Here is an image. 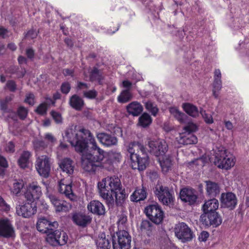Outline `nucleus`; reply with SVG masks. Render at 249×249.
I'll return each instance as SVG.
<instances>
[{
	"label": "nucleus",
	"instance_id": "obj_35",
	"mask_svg": "<svg viewBox=\"0 0 249 249\" xmlns=\"http://www.w3.org/2000/svg\"><path fill=\"white\" fill-rule=\"evenodd\" d=\"M152 122V119L150 115L145 112L139 118L138 125L142 127L146 128L150 125Z\"/></svg>",
	"mask_w": 249,
	"mask_h": 249
},
{
	"label": "nucleus",
	"instance_id": "obj_55",
	"mask_svg": "<svg viewBox=\"0 0 249 249\" xmlns=\"http://www.w3.org/2000/svg\"><path fill=\"white\" fill-rule=\"evenodd\" d=\"M34 95L32 93H29L26 95L25 102L30 105L33 106L35 103Z\"/></svg>",
	"mask_w": 249,
	"mask_h": 249
},
{
	"label": "nucleus",
	"instance_id": "obj_8",
	"mask_svg": "<svg viewBox=\"0 0 249 249\" xmlns=\"http://www.w3.org/2000/svg\"><path fill=\"white\" fill-rule=\"evenodd\" d=\"M154 192L159 201L163 205H168L174 201L173 191L167 186L158 184L154 188Z\"/></svg>",
	"mask_w": 249,
	"mask_h": 249
},
{
	"label": "nucleus",
	"instance_id": "obj_42",
	"mask_svg": "<svg viewBox=\"0 0 249 249\" xmlns=\"http://www.w3.org/2000/svg\"><path fill=\"white\" fill-rule=\"evenodd\" d=\"M34 148L36 150H42L47 146V144L42 140H35L33 142Z\"/></svg>",
	"mask_w": 249,
	"mask_h": 249
},
{
	"label": "nucleus",
	"instance_id": "obj_24",
	"mask_svg": "<svg viewBox=\"0 0 249 249\" xmlns=\"http://www.w3.org/2000/svg\"><path fill=\"white\" fill-rule=\"evenodd\" d=\"M206 195L210 198H214L220 193V187L214 182L210 180L205 181Z\"/></svg>",
	"mask_w": 249,
	"mask_h": 249
},
{
	"label": "nucleus",
	"instance_id": "obj_57",
	"mask_svg": "<svg viewBox=\"0 0 249 249\" xmlns=\"http://www.w3.org/2000/svg\"><path fill=\"white\" fill-rule=\"evenodd\" d=\"M5 149L6 152L13 153L15 151V145L12 142H10L6 145Z\"/></svg>",
	"mask_w": 249,
	"mask_h": 249
},
{
	"label": "nucleus",
	"instance_id": "obj_29",
	"mask_svg": "<svg viewBox=\"0 0 249 249\" xmlns=\"http://www.w3.org/2000/svg\"><path fill=\"white\" fill-rule=\"evenodd\" d=\"M146 189L144 187L137 188L130 196L131 200L133 202H139L144 200L147 197Z\"/></svg>",
	"mask_w": 249,
	"mask_h": 249
},
{
	"label": "nucleus",
	"instance_id": "obj_4",
	"mask_svg": "<svg viewBox=\"0 0 249 249\" xmlns=\"http://www.w3.org/2000/svg\"><path fill=\"white\" fill-rule=\"evenodd\" d=\"M214 162L219 168L228 170L233 166L235 161L233 156L228 153L225 148L220 146L215 152Z\"/></svg>",
	"mask_w": 249,
	"mask_h": 249
},
{
	"label": "nucleus",
	"instance_id": "obj_11",
	"mask_svg": "<svg viewBox=\"0 0 249 249\" xmlns=\"http://www.w3.org/2000/svg\"><path fill=\"white\" fill-rule=\"evenodd\" d=\"M202 224L207 227H216L222 223V218L217 212L203 213L200 216Z\"/></svg>",
	"mask_w": 249,
	"mask_h": 249
},
{
	"label": "nucleus",
	"instance_id": "obj_13",
	"mask_svg": "<svg viewBox=\"0 0 249 249\" xmlns=\"http://www.w3.org/2000/svg\"><path fill=\"white\" fill-rule=\"evenodd\" d=\"M16 213L23 218H30L36 213L37 207L34 203L27 202L16 206Z\"/></svg>",
	"mask_w": 249,
	"mask_h": 249
},
{
	"label": "nucleus",
	"instance_id": "obj_2",
	"mask_svg": "<svg viewBox=\"0 0 249 249\" xmlns=\"http://www.w3.org/2000/svg\"><path fill=\"white\" fill-rule=\"evenodd\" d=\"M100 196L109 205L115 202L117 206H121L127 196L124 188H123L120 179L115 176L107 177L98 183Z\"/></svg>",
	"mask_w": 249,
	"mask_h": 249
},
{
	"label": "nucleus",
	"instance_id": "obj_10",
	"mask_svg": "<svg viewBox=\"0 0 249 249\" xmlns=\"http://www.w3.org/2000/svg\"><path fill=\"white\" fill-rule=\"evenodd\" d=\"M175 232L177 237L183 243L190 241L194 236L191 229L184 222L176 225Z\"/></svg>",
	"mask_w": 249,
	"mask_h": 249
},
{
	"label": "nucleus",
	"instance_id": "obj_64",
	"mask_svg": "<svg viewBox=\"0 0 249 249\" xmlns=\"http://www.w3.org/2000/svg\"><path fill=\"white\" fill-rule=\"evenodd\" d=\"M18 70V68L15 66H11L7 69V72L10 74H16Z\"/></svg>",
	"mask_w": 249,
	"mask_h": 249
},
{
	"label": "nucleus",
	"instance_id": "obj_16",
	"mask_svg": "<svg viewBox=\"0 0 249 249\" xmlns=\"http://www.w3.org/2000/svg\"><path fill=\"white\" fill-rule=\"evenodd\" d=\"M42 195L41 187L35 183L30 184L24 193V197L27 201L33 202L39 198Z\"/></svg>",
	"mask_w": 249,
	"mask_h": 249
},
{
	"label": "nucleus",
	"instance_id": "obj_6",
	"mask_svg": "<svg viewBox=\"0 0 249 249\" xmlns=\"http://www.w3.org/2000/svg\"><path fill=\"white\" fill-rule=\"evenodd\" d=\"M55 229H50V231L46 234V241L53 247L65 245L68 239L67 233L60 230H54Z\"/></svg>",
	"mask_w": 249,
	"mask_h": 249
},
{
	"label": "nucleus",
	"instance_id": "obj_20",
	"mask_svg": "<svg viewBox=\"0 0 249 249\" xmlns=\"http://www.w3.org/2000/svg\"><path fill=\"white\" fill-rule=\"evenodd\" d=\"M81 164L83 169L86 172L94 173L98 167L101 166V164L93 162L92 160L89 159L84 154L81 157Z\"/></svg>",
	"mask_w": 249,
	"mask_h": 249
},
{
	"label": "nucleus",
	"instance_id": "obj_56",
	"mask_svg": "<svg viewBox=\"0 0 249 249\" xmlns=\"http://www.w3.org/2000/svg\"><path fill=\"white\" fill-rule=\"evenodd\" d=\"M213 89H217L220 91L222 88V81L221 80L214 79L213 84Z\"/></svg>",
	"mask_w": 249,
	"mask_h": 249
},
{
	"label": "nucleus",
	"instance_id": "obj_31",
	"mask_svg": "<svg viewBox=\"0 0 249 249\" xmlns=\"http://www.w3.org/2000/svg\"><path fill=\"white\" fill-rule=\"evenodd\" d=\"M59 167L63 172L71 175L74 171L73 162L69 158L63 159L59 163Z\"/></svg>",
	"mask_w": 249,
	"mask_h": 249
},
{
	"label": "nucleus",
	"instance_id": "obj_41",
	"mask_svg": "<svg viewBox=\"0 0 249 249\" xmlns=\"http://www.w3.org/2000/svg\"><path fill=\"white\" fill-rule=\"evenodd\" d=\"M186 124H187L183 127V130L184 131L183 132L184 133H192L193 132H195L197 130V127L196 125L195 124L189 121V119H187V123Z\"/></svg>",
	"mask_w": 249,
	"mask_h": 249
},
{
	"label": "nucleus",
	"instance_id": "obj_45",
	"mask_svg": "<svg viewBox=\"0 0 249 249\" xmlns=\"http://www.w3.org/2000/svg\"><path fill=\"white\" fill-rule=\"evenodd\" d=\"M98 93L95 89L88 91L84 90L83 96L90 99H95L97 96Z\"/></svg>",
	"mask_w": 249,
	"mask_h": 249
},
{
	"label": "nucleus",
	"instance_id": "obj_47",
	"mask_svg": "<svg viewBox=\"0 0 249 249\" xmlns=\"http://www.w3.org/2000/svg\"><path fill=\"white\" fill-rule=\"evenodd\" d=\"M17 113L20 119L24 120L26 118L27 115L28 111L24 107H20L17 110Z\"/></svg>",
	"mask_w": 249,
	"mask_h": 249
},
{
	"label": "nucleus",
	"instance_id": "obj_36",
	"mask_svg": "<svg viewBox=\"0 0 249 249\" xmlns=\"http://www.w3.org/2000/svg\"><path fill=\"white\" fill-rule=\"evenodd\" d=\"M132 95L128 89L123 90L117 98L118 102L125 103L132 99Z\"/></svg>",
	"mask_w": 249,
	"mask_h": 249
},
{
	"label": "nucleus",
	"instance_id": "obj_22",
	"mask_svg": "<svg viewBox=\"0 0 249 249\" xmlns=\"http://www.w3.org/2000/svg\"><path fill=\"white\" fill-rule=\"evenodd\" d=\"M97 138L102 144L106 146L115 145L118 142L116 137L106 133H98Z\"/></svg>",
	"mask_w": 249,
	"mask_h": 249
},
{
	"label": "nucleus",
	"instance_id": "obj_33",
	"mask_svg": "<svg viewBox=\"0 0 249 249\" xmlns=\"http://www.w3.org/2000/svg\"><path fill=\"white\" fill-rule=\"evenodd\" d=\"M69 103L73 108L78 111L81 110L85 105L83 99L76 94L71 97Z\"/></svg>",
	"mask_w": 249,
	"mask_h": 249
},
{
	"label": "nucleus",
	"instance_id": "obj_50",
	"mask_svg": "<svg viewBox=\"0 0 249 249\" xmlns=\"http://www.w3.org/2000/svg\"><path fill=\"white\" fill-rule=\"evenodd\" d=\"M71 85L68 82L63 83L61 86V92L64 94H68L71 89Z\"/></svg>",
	"mask_w": 249,
	"mask_h": 249
},
{
	"label": "nucleus",
	"instance_id": "obj_43",
	"mask_svg": "<svg viewBox=\"0 0 249 249\" xmlns=\"http://www.w3.org/2000/svg\"><path fill=\"white\" fill-rule=\"evenodd\" d=\"M200 113L207 124H211L213 123V119L212 116L210 114L206 113V111L203 109L200 110Z\"/></svg>",
	"mask_w": 249,
	"mask_h": 249
},
{
	"label": "nucleus",
	"instance_id": "obj_63",
	"mask_svg": "<svg viewBox=\"0 0 249 249\" xmlns=\"http://www.w3.org/2000/svg\"><path fill=\"white\" fill-rule=\"evenodd\" d=\"M63 73L65 76H73L74 70L72 69H65L63 71Z\"/></svg>",
	"mask_w": 249,
	"mask_h": 249
},
{
	"label": "nucleus",
	"instance_id": "obj_40",
	"mask_svg": "<svg viewBox=\"0 0 249 249\" xmlns=\"http://www.w3.org/2000/svg\"><path fill=\"white\" fill-rule=\"evenodd\" d=\"M144 105L145 108L147 110L150 111L153 116H156L159 109L155 104L150 101H148L145 103Z\"/></svg>",
	"mask_w": 249,
	"mask_h": 249
},
{
	"label": "nucleus",
	"instance_id": "obj_34",
	"mask_svg": "<svg viewBox=\"0 0 249 249\" xmlns=\"http://www.w3.org/2000/svg\"><path fill=\"white\" fill-rule=\"evenodd\" d=\"M182 107L185 112L192 117L196 118L199 115V111L197 107L195 105L189 103H184Z\"/></svg>",
	"mask_w": 249,
	"mask_h": 249
},
{
	"label": "nucleus",
	"instance_id": "obj_38",
	"mask_svg": "<svg viewBox=\"0 0 249 249\" xmlns=\"http://www.w3.org/2000/svg\"><path fill=\"white\" fill-rule=\"evenodd\" d=\"M89 78L91 81H98L100 84L103 77L100 71L96 68H94L90 73Z\"/></svg>",
	"mask_w": 249,
	"mask_h": 249
},
{
	"label": "nucleus",
	"instance_id": "obj_3",
	"mask_svg": "<svg viewBox=\"0 0 249 249\" xmlns=\"http://www.w3.org/2000/svg\"><path fill=\"white\" fill-rule=\"evenodd\" d=\"M127 151L130 153L132 169L140 171L145 170L149 163L146 148L140 142H133L128 145Z\"/></svg>",
	"mask_w": 249,
	"mask_h": 249
},
{
	"label": "nucleus",
	"instance_id": "obj_59",
	"mask_svg": "<svg viewBox=\"0 0 249 249\" xmlns=\"http://www.w3.org/2000/svg\"><path fill=\"white\" fill-rule=\"evenodd\" d=\"M44 138L46 141L49 142H51L52 144H53L56 141V139L51 133L46 134Z\"/></svg>",
	"mask_w": 249,
	"mask_h": 249
},
{
	"label": "nucleus",
	"instance_id": "obj_62",
	"mask_svg": "<svg viewBox=\"0 0 249 249\" xmlns=\"http://www.w3.org/2000/svg\"><path fill=\"white\" fill-rule=\"evenodd\" d=\"M0 207L5 211H7L10 209L9 206L6 204L5 201L2 198L0 199Z\"/></svg>",
	"mask_w": 249,
	"mask_h": 249
},
{
	"label": "nucleus",
	"instance_id": "obj_27",
	"mask_svg": "<svg viewBox=\"0 0 249 249\" xmlns=\"http://www.w3.org/2000/svg\"><path fill=\"white\" fill-rule=\"evenodd\" d=\"M219 207V202L217 199L215 198H210L205 201L202 205V210L204 213L216 212Z\"/></svg>",
	"mask_w": 249,
	"mask_h": 249
},
{
	"label": "nucleus",
	"instance_id": "obj_53",
	"mask_svg": "<svg viewBox=\"0 0 249 249\" xmlns=\"http://www.w3.org/2000/svg\"><path fill=\"white\" fill-rule=\"evenodd\" d=\"M89 88V86L87 83L82 82H78L77 85L76 87L77 90H82L83 93L84 90H87Z\"/></svg>",
	"mask_w": 249,
	"mask_h": 249
},
{
	"label": "nucleus",
	"instance_id": "obj_58",
	"mask_svg": "<svg viewBox=\"0 0 249 249\" xmlns=\"http://www.w3.org/2000/svg\"><path fill=\"white\" fill-rule=\"evenodd\" d=\"M37 36V33L34 29L29 30L25 35V37H29L31 39L36 38Z\"/></svg>",
	"mask_w": 249,
	"mask_h": 249
},
{
	"label": "nucleus",
	"instance_id": "obj_21",
	"mask_svg": "<svg viewBox=\"0 0 249 249\" xmlns=\"http://www.w3.org/2000/svg\"><path fill=\"white\" fill-rule=\"evenodd\" d=\"M72 187L71 184H66L64 180H61L59 182L58 191L61 194H64L71 201H74L77 199V196L72 191Z\"/></svg>",
	"mask_w": 249,
	"mask_h": 249
},
{
	"label": "nucleus",
	"instance_id": "obj_12",
	"mask_svg": "<svg viewBox=\"0 0 249 249\" xmlns=\"http://www.w3.org/2000/svg\"><path fill=\"white\" fill-rule=\"evenodd\" d=\"M148 145L150 152L156 157L164 155L168 150V145L163 140L149 141Z\"/></svg>",
	"mask_w": 249,
	"mask_h": 249
},
{
	"label": "nucleus",
	"instance_id": "obj_19",
	"mask_svg": "<svg viewBox=\"0 0 249 249\" xmlns=\"http://www.w3.org/2000/svg\"><path fill=\"white\" fill-rule=\"evenodd\" d=\"M72 220L77 226L85 228L90 223L91 218L83 213H75L72 214Z\"/></svg>",
	"mask_w": 249,
	"mask_h": 249
},
{
	"label": "nucleus",
	"instance_id": "obj_23",
	"mask_svg": "<svg viewBox=\"0 0 249 249\" xmlns=\"http://www.w3.org/2000/svg\"><path fill=\"white\" fill-rule=\"evenodd\" d=\"M176 139L179 144L183 145L195 144L197 142V137L191 133L182 132Z\"/></svg>",
	"mask_w": 249,
	"mask_h": 249
},
{
	"label": "nucleus",
	"instance_id": "obj_44",
	"mask_svg": "<svg viewBox=\"0 0 249 249\" xmlns=\"http://www.w3.org/2000/svg\"><path fill=\"white\" fill-rule=\"evenodd\" d=\"M206 162L207 158L206 157H202L191 161L189 162V165H192V164H195L196 165L203 166Z\"/></svg>",
	"mask_w": 249,
	"mask_h": 249
},
{
	"label": "nucleus",
	"instance_id": "obj_28",
	"mask_svg": "<svg viewBox=\"0 0 249 249\" xmlns=\"http://www.w3.org/2000/svg\"><path fill=\"white\" fill-rule=\"evenodd\" d=\"M140 230L142 234H145L147 236L150 237L155 230V227L149 220L144 219L142 220Z\"/></svg>",
	"mask_w": 249,
	"mask_h": 249
},
{
	"label": "nucleus",
	"instance_id": "obj_18",
	"mask_svg": "<svg viewBox=\"0 0 249 249\" xmlns=\"http://www.w3.org/2000/svg\"><path fill=\"white\" fill-rule=\"evenodd\" d=\"M58 226V224L56 221L51 222L45 217L38 218L36 223L37 230L39 231L46 234L50 231V229L57 228Z\"/></svg>",
	"mask_w": 249,
	"mask_h": 249
},
{
	"label": "nucleus",
	"instance_id": "obj_25",
	"mask_svg": "<svg viewBox=\"0 0 249 249\" xmlns=\"http://www.w3.org/2000/svg\"><path fill=\"white\" fill-rule=\"evenodd\" d=\"M126 109L129 115L138 116L142 112L143 107L138 102L133 101L126 106Z\"/></svg>",
	"mask_w": 249,
	"mask_h": 249
},
{
	"label": "nucleus",
	"instance_id": "obj_52",
	"mask_svg": "<svg viewBox=\"0 0 249 249\" xmlns=\"http://www.w3.org/2000/svg\"><path fill=\"white\" fill-rule=\"evenodd\" d=\"M6 87L12 92H14L17 89V85L13 80L8 81L6 83Z\"/></svg>",
	"mask_w": 249,
	"mask_h": 249
},
{
	"label": "nucleus",
	"instance_id": "obj_46",
	"mask_svg": "<svg viewBox=\"0 0 249 249\" xmlns=\"http://www.w3.org/2000/svg\"><path fill=\"white\" fill-rule=\"evenodd\" d=\"M23 187V183L21 182H16L13 184L12 191L13 194L18 195L20 192L21 190Z\"/></svg>",
	"mask_w": 249,
	"mask_h": 249
},
{
	"label": "nucleus",
	"instance_id": "obj_7",
	"mask_svg": "<svg viewBox=\"0 0 249 249\" xmlns=\"http://www.w3.org/2000/svg\"><path fill=\"white\" fill-rule=\"evenodd\" d=\"M116 235L112 236L113 249H129L130 248L131 237L124 230L116 232Z\"/></svg>",
	"mask_w": 249,
	"mask_h": 249
},
{
	"label": "nucleus",
	"instance_id": "obj_9",
	"mask_svg": "<svg viewBox=\"0 0 249 249\" xmlns=\"http://www.w3.org/2000/svg\"><path fill=\"white\" fill-rule=\"evenodd\" d=\"M35 166L39 175L46 178L49 177L51 171V162L50 158L47 156H38L36 159Z\"/></svg>",
	"mask_w": 249,
	"mask_h": 249
},
{
	"label": "nucleus",
	"instance_id": "obj_54",
	"mask_svg": "<svg viewBox=\"0 0 249 249\" xmlns=\"http://www.w3.org/2000/svg\"><path fill=\"white\" fill-rule=\"evenodd\" d=\"M58 205H55L54 206L55 207V210L57 212H63L66 211L67 210V207L64 205V204L61 202L60 201L58 202Z\"/></svg>",
	"mask_w": 249,
	"mask_h": 249
},
{
	"label": "nucleus",
	"instance_id": "obj_60",
	"mask_svg": "<svg viewBox=\"0 0 249 249\" xmlns=\"http://www.w3.org/2000/svg\"><path fill=\"white\" fill-rule=\"evenodd\" d=\"M209 236V233L206 231H203L199 236V240L201 241H206Z\"/></svg>",
	"mask_w": 249,
	"mask_h": 249
},
{
	"label": "nucleus",
	"instance_id": "obj_30",
	"mask_svg": "<svg viewBox=\"0 0 249 249\" xmlns=\"http://www.w3.org/2000/svg\"><path fill=\"white\" fill-rule=\"evenodd\" d=\"M169 111L171 115L180 124H186L187 123L188 116L183 112L180 111L176 107H172L170 108Z\"/></svg>",
	"mask_w": 249,
	"mask_h": 249
},
{
	"label": "nucleus",
	"instance_id": "obj_61",
	"mask_svg": "<svg viewBox=\"0 0 249 249\" xmlns=\"http://www.w3.org/2000/svg\"><path fill=\"white\" fill-rule=\"evenodd\" d=\"M26 54L29 59H33L35 56V51L32 48H28L26 51Z\"/></svg>",
	"mask_w": 249,
	"mask_h": 249
},
{
	"label": "nucleus",
	"instance_id": "obj_17",
	"mask_svg": "<svg viewBox=\"0 0 249 249\" xmlns=\"http://www.w3.org/2000/svg\"><path fill=\"white\" fill-rule=\"evenodd\" d=\"M14 229L11 221L7 218L0 219V236L12 237L14 235Z\"/></svg>",
	"mask_w": 249,
	"mask_h": 249
},
{
	"label": "nucleus",
	"instance_id": "obj_26",
	"mask_svg": "<svg viewBox=\"0 0 249 249\" xmlns=\"http://www.w3.org/2000/svg\"><path fill=\"white\" fill-rule=\"evenodd\" d=\"M88 209L92 213L97 215H102L105 213L104 206L98 200L91 201L88 205Z\"/></svg>",
	"mask_w": 249,
	"mask_h": 249
},
{
	"label": "nucleus",
	"instance_id": "obj_32",
	"mask_svg": "<svg viewBox=\"0 0 249 249\" xmlns=\"http://www.w3.org/2000/svg\"><path fill=\"white\" fill-rule=\"evenodd\" d=\"M31 153L28 151H23L20 155L18 163L19 166L22 169H26L29 167L30 159Z\"/></svg>",
	"mask_w": 249,
	"mask_h": 249
},
{
	"label": "nucleus",
	"instance_id": "obj_1",
	"mask_svg": "<svg viewBox=\"0 0 249 249\" xmlns=\"http://www.w3.org/2000/svg\"><path fill=\"white\" fill-rule=\"evenodd\" d=\"M65 137L77 152L82 153L93 162L101 164L104 158V151L97 145L90 132L84 128L75 132L72 128L65 131Z\"/></svg>",
	"mask_w": 249,
	"mask_h": 249
},
{
	"label": "nucleus",
	"instance_id": "obj_14",
	"mask_svg": "<svg viewBox=\"0 0 249 249\" xmlns=\"http://www.w3.org/2000/svg\"><path fill=\"white\" fill-rule=\"evenodd\" d=\"M221 207L233 210L237 205V198L232 192L223 193L220 198Z\"/></svg>",
	"mask_w": 249,
	"mask_h": 249
},
{
	"label": "nucleus",
	"instance_id": "obj_39",
	"mask_svg": "<svg viewBox=\"0 0 249 249\" xmlns=\"http://www.w3.org/2000/svg\"><path fill=\"white\" fill-rule=\"evenodd\" d=\"M97 244L98 247L102 249H109L111 247L108 239L106 238L105 236L103 237L102 235L101 237H99Z\"/></svg>",
	"mask_w": 249,
	"mask_h": 249
},
{
	"label": "nucleus",
	"instance_id": "obj_49",
	"mask_svg": "<svg viewBox=\"0 0 249 249\" xmlns=\"http://www.w3.org/2000/svg\"><path fill=\"white\" fill-rule=\"evenodd\" d=\"M47 109V107L46 104L42 103L37 107L36 111L40 115H44L46 113Z\"/></svg>",
	"mask_w": 249,
	"mask_h": 249
},
{
	"label": "nucleus",
	"instance_id": "obj_48",
	"mask_svg": "<svg viewBox=\"0 0 249 249\" xmlns=\"http://www.w3.org/2000/svg\"><path fill=\"white\" fill-rule=\"evenodd\" d=\"M51 114L56 124H59L62 123V118L59 113L55 111H52Z\"/></svg>",
	"mask_w": 249,
	"mask_h": 249
},
{
	"label": "nucleus",
	"instance_id": "obj_5",
	"mask_svg": "<svg viewBox=\"0 0 249 249\" xmlns=\"http://www.w3.org/2000/svg\"><path fill=\"white\" fill-rule=\"evenodd\" d=\"M144 213L149 219L156 225L160 224L164 216V212L157 202H153L146 206Z\"/></svg>",
	"mask_w": 249,
	"mask_h": 249
},
{
	"label": "nucleus",
	"instance_id": "obj_37",
	"mask_svg": "<svg viewBox=\"0 0 249 249\" xmlns=\"http://www.w3.org/2000/svg\"><path fill=\"white\" fill-rule=\"evenodd\" d=\"M160 165L162 169V171L164 173H167L171 169L172 160L170 157H165L161 160H160Z\"/></svg>",
	"mask_w": 249,
	"mask_h": 249
},
{
	"label": "nucleus",
	"instance_id": "obj_15",
	"mask_svg": "<svg viewBox=\"0 0 249 249\" xmlns=\"http://www.w3.org/2000/svg\"><path fill=\"white\" fill-rule=\"evenodd\" d=\"M180 199L190 205H197L199 203L197 200L196 191L193 189L184 188L180 192Z\"/></svg>",
	"mask_w": 249,
	"mask_h": 249
},
{
	"label": "nucleus",
	"instance_id": "obj_51",
	"mask_svg": "<svg viewBox=\"0 0 249 249\" xmlns=\"http://www.w3.org/2000/svg\"><path fill=\"white\" fill-rule=\"evenodd\" d=\"M109 158L113 161H119L122 156L120 153L117 152H111L109 154Z\"/></svg>",
	"mask_w": 249,
	"mask_h": 249
}]
</instances>
